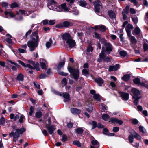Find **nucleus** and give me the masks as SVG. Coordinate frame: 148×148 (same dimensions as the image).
Masks as SVG:
<instances>
[{"mask_svg": "<svg viewBox=\"0 0 148 148\" xmlns=\"http://www.w3.org/2000/svg\"><path fill=\"white\" fill-rule=\"evenodd\" d=\"M24 131V129L23 128L17 129L16 130H13L9 134V135L10 136H13L14 141L16 142L18 138L19 137L20 134H21Z\"/></svg>", "mask_w": 148, "mask_h": 148, "instance_id": "obj_1", "label": "nucleus"}, {"mask_svg": "<svg viewBox=\"0 0 148 148\" xmlns=\"http://www.w3.org/2000/svg\"><path fill=\"white\" fill-rule=\"evenodd\" d=\"M130 132L132 134L130 135L128 137V140L130 143H132L133 142L134 138H136L139 140H141V137L140 136L135 132L133 130L131 129L130 130Z\"/></svg>", "mask_w": 148, "mask_h": 148, "instance_id": "obj_2", "label": "nucleus"}, {"mask_svg": "<svg viewBox=\"0 0 148 148\" xmlns=\"http://www.w3.org/2000/svg\"><path fill=\"white\" fill-rule=\"evenodd\" d=\"M58 6L57 3L54 0L50 1L48 4V7L49 9L56 11L61 10L58 8Z\"/></svg>", "mask_w": 148, "mask_h": 148, "instance_id": "obj_3", "label": "nucleus"}, {"mask_svg": "<svg viewBox=\"0 0 148 148\" xmlns=\"http://www.w3.org/2000/svg\"><path fill=\"white\" fill-rule=\"evenodd\" d=\"M52 92L53 93L60 96H62L63 97L66 99L64 100V101L65 102L69 101L70 100V95L67 92L63 93L57 91L55 90H52Z\"/></svg>", "mask_w": 148, "mask_h": 148, "instance_id": "obj_4", "label": "nucleus"}, {"mask_svg": "<svg viewBox=\"0 0 148 148\" xmlns=\"http://www.w3.org/2000/svg\"><path fill=\"white\" fill-rule=\"evenodd\" d=\"M68 69L69 72L72 75L74 79L77 80L79 77V70L70 67H68Z\"/></svg>", "mask_w": 148, "mask_h": 148, "instance_id": "obj_5", "label": "nucleus"}, {"mask_svg": "<svg viewBox=\"0 0 148 148\" xmlns=\"http://www.w3.org/2000/svg\"><path fill=\"white\" fill-rule=\"evenodd\" d=\"M67 2H70L69 3V5L70 6V10H71V12H73V14L74 15H77L79 13V12L78 10H76V7L74 4L73 3L74 2V0H66Z\"/></svg>", "mask_w": 148, "mask_h": 148, "instance_id": "obj_6", "label": "nucleus"}, {"mask_svg": "<svg viewBox=\"0 0 148 148\" xmlns=\"http://www.w3.org/2000/svg\"><path fill=\"white\" fill-rule=\"evenodd\" d=\"M38 42L37 41H29L27 42V46L29 49V51H34L38 46Z\"/></svg>", "mask_w": 148, "mask_h": 148, "instance_id": "obj_7", "label": "nucleus"}, {"mask_svg": "<svg viewBox=\"0 0 148 148\" xmlns=\"http://www.w3.org/2000/svg\"><path fill=\"white\" fill-rule=\"evenodd\" d=\"M134 84H140L148 88V81H146L145 79H143L142 82H140V79L138 78H135L133 80Z\"/></svg>", "mask_w": 148, "mask_h": 148, "instance_id": "obj_8", "label": "nucleus"}, {"mask_svg": "<svg viewBox=\"0 0 148 148\" xmlns=\"http://www.w3.org/2000/svg\"><path fill=\"white\" fill-rule=\"evenodd\" d=\"M104 47L102 48V50L107 54H110L113 49L112 45L109 43L106 42L104 43Z\"/></svg>", "mask_w": 148, "mask_h": 148, "instance_id": "obj_9", "label": "nucleus"}, {"mask_svg": "<svg viewBox=\"0 0 148 148\" xmlns=\"http://www.w3.org/2000/svg\"><path fill=\"white\" fill-rule=\"evenodd\" d=\"M46 128L50 134H52L56 129V126L53 125H51L49 124H47L46 125Z\"/></svg>", "mask_w": 148, "mask_h": 148, "instance_id": "obj_10", "label": "nucleus"}, {"mask_svg": "<svg viewBox=\"0 0 148 148\" xmlns=\"http://www.w3.org/2000/svg\"><path fill=\"white\" fill-rule=\"evenodd\" d=\"M21 14L22 15H24L25 16H28L29 14V12L28 11H25L24 10H20L19 12L17 13V15L19 17L17 18V19L19 20H21L23 19L22 17L20 15V14Z\"/></svg>", "mask_w": 148, "mask_h": 148, "instance_id": "obj_11", "label": "nucleus"}, {"mask_svg": "<svg viewBox=\"0 0 148 148\" xmlns=\"http://www.w3.org/2000/svg\"><path fill=\"white\" fill-rule=\"evenodd\" d=\"M39 37L38 35V32L36 31L33 33L30 36V41H38L39 42L38 40Z\"/></svg>", "mask_w": 148, "mask_h": 148, "instance_id": "obj_12", "label": "nucleus"}, {"mask_svg": "<svg viewBox=\"0 0 148 148\" xmlns=\"http://www.w3.org/2000/svg\"><path fill=\"white\" fill-rule=\"evenodd\" d=\"M14 64L16 66H18V65L16 63H15L10 60H8L7 64L8 65L6 66V67L8 69H10L11 67L13 71H15L17 70L15 66H12L10 65V64Z\"/></svg>", "mask_w": 148, "mask_h": 148, "instance_id": "obj_13", "label": "nucleus"}, {"mask_svg": "<svg viewBox=\"0 0 148 148\" xmlns=\"http://www.w3.org/2000/svg\"><path fill=\"white\" fill-rule=\"evenodd\" d=\"M131 92L134 95L133 97V98H136L137 97H141L139 96L140 95V92L139 90L136 88H132L131 90Z\"/></svg>", "mask_w": 148, "mask_h": 148, "instance_id": "obj_14", "label": "nucleus"}, {"mask_svg": "<svg viewBox=\"0 0 148 148\" xmlns=\"http://www.w3.org/2000/svg\"><path fill=\"white\" fill-rule=\"evenodd\" d=\"M66 43L70 48H73L76 45L75 41L71 38L67 41Z\"/></svg>", "mask_w": 148, "mask_h": 148, "instance_id": "obj_15", "label": "nucleus"}, {"mask_svg": "<svg viewBox=\"0 0 148 148\" xmlns=\"http://www.w3.org/2000/svg\"><path fill=\"white\" fill-rule=\"evenodd\" d=\"M120 66L119 64H116L114 65L110 66H109L108 71L109 72L115 71L119 69Z\"/></svg>", "mask_w": 148, "mask_h": 148, "instance_id": "obj_16", "label": "nucleus"}, {"mask_svg": "<svg viewBox=\"0 0 148 148\" xmlns=\"http://www.w3.org/2000/svg\"><path fill=\"white\" fill-rule=\"evenodd\" d=\"M132 34L133 35H138L141 36H142V32L138 27L135 28L134 30L132 31Z\"/></svg>", "mask_w": 148, "mask_h": 148, "instance_id": "obj_17", "label": "nucleus"}, {"mask_svg": "<svg viewBox=\"0 0 148 148\" xmlns=\"http://www.w3.org/2000/svg\"><path fill=\"white\" fill-rule=\"evenodd\" d=\"M4 14L5 17L7 18H13L15 16V14L12 11H5L4 12Z\"/></svg>", "mask_w": 148, "mask_h": 148, "instance_id": "obj_18", "label": "nucleus"}, {"mask_svg": "<svg viewBox=\"0 0 148 148\" xmlns=\"http://www.w3.org/2000/svg\"><path fill=\"white\" fill-rule=\"evenodd\" d=\"M133 28V27L132 25L128 24L126 26L125 29L127 34L128 36H130L131 35V29Z\"/></svg>", "mask_w": 148, "mask_h": 148, "instance_id": "obj_19", "label": "nucleus"}, {"mask_svg": "<svg viewBox=\"0 0 148 148\" xmlns=\"http://www.w3.org/2000/svg\"><path fill=\"white\" fill-rule=\"evenodd\" d=\"M121 97L123 100H127L129 99V94L128 93L121 92L120 93Z\"/></svg>", "mask_w": 148, "mask_h": 148, "instance_id": "obj_20", "label": "nucleus"}, {"mask_svg": "<svg viewBox=\"0 0 148 148\" xmlns=\"http://www.w3.org/2000/svg\"><path fill=\"white\" fill-rule=\"evenodd\" d=\"M58 8H60L61 10L60 11H57L58 12H61L63 10L65 11H69L68 8L66 6V4L65 3H63L61 4L60 5H58Z\"/></svg>", "mask_w": 148, "mask_h": 148, "instance_id": "obj_21", "label": "nucleus"}, {"mask_svg": "<svg viewBox=\"0 0 148 148\" xmlns=\"http://www.w3.org/2000/svg\"><path fill=\"white\" fill-rule=\"evenodd\" d=\"M91 143L93 145L90 146V148H98L99 146V144L98 142L95 139L92 140Z\"/></svg>", "mask_w": 148, "mask_h": 148, "instance_id": "obj_22", "label": "nucleus"}, {"mask_svg": "<svg viewBox=\"0 0 148 148\" xmlns=\"http://www.w3.org/2000/svg\"><path fill=\"white\" fill-rule=\"evenodd\" d=\"M71 36L70 34L67 33H64L62 36L63 40L64 41H66V42L68 40H69V39H70L71 38Z\"/></svg>", "mask_w": 148, "mask_h": 148, "instance_id": "obj_23", "label": "nucleus"}, {"mask_svg": "<svg viewBox=\"0 0 148 148\" xmlns=\"http://www.w3.org/2000/svg\"><path fill=\"white\" fill-rule=\"evenodd\" d=\"M95 80L98 85L100 86H102V84L104 82L103 80L100 77L96 78L95 79Z\"/></svg>", "mask_w": 148, "mask_h": 148, "instance_id": "obj_24", "label": "nucleus"}, {"mask_svg": "<svg viewBox=\"0 0 148 148\" xmlns=\"http://www.w3.org/2000/svg\"><path fill=\"white\" fill-rule=\"evenodd\" d=\"M71 112L73 114L76 115L79 114L81 112V110L76 108H72L70 110Z\"/></svg>", "mask_w": 148, "mask_h": 148, "instance_id": "obj_25", "label": "nucleus"}, {"mask_svg": "<svg viewBox=\"0 0 148 148\" xmlns=\"http://www.w3.org/2000/svg\"><path fill=\"white\" fill-rule=\"evenodd\" d=\"M53 42L51 38H50L49 40L46 42L45 44V46L47 48L49 49L53 45Z\"/></svg>", "mask_w": 148, "mask_h": 148, "instance_id": "obj_26", "label": "nucleus"}, {"mask_svg": "<svg viewBox=\"0 0 148 148\" xmlns=\"http://www.w3.org/2000/svg\"><path fill=\"white\" fill-rule=\"evenodd\" d=\"M108 15L112 19L115 18L116 15L115 12L112 10H110L108 12Z\"/></svg>", "mask_w": 148, "mask_h": 148, "instance_id": "obj_27", "label": "nucleus"}, {"mask_svg": "<svg viewBox=\"0 0 148 148\" xmlns=\"http://www.w3.org/2000/svg\"><path fill=\"white\" fill-rule=\"evenodd\" d=\"M129 38V40L131 42L134 44H136L137 42V40L135 37L130 35V36H128Z\"/></svg>", "mask_w": 148, "mask_h": 148, "instance_id": "obj_28", "label": "nucleus"}, {"mask_svg": "<svg viewBox=\"0 0 148 148\" xmlns=\"http://www.w3.org/2000/svg\"><path fill=\"white\" fill-rule=\"evenodd\" d=\"M42 62H40V65L41 68L43 69H45L46 68V64L47 63L46 61L43 59H42Z\"/></svg>", "mask_w": 148, "mask_h": 148, "instance_id": "obj_29", "label": "nucleus"}, {"mask_svg": "<svg viewBox=\"0 0 148 148\" xmlns=\"http://www.w3.org/2000/svg\"><path fill=\"white\" fill-rule=\"evenodd\" d=\"M65 61L64 60H63L62 61L59 62L57 68L58 70H60V69L62 68L64 65Z\"/></svg>", "mask_w": 148, "mask_h": 148, "instance_id": "obj_30", "label": "nucleus"}, {"mask_svg": "<svg viewBox=\"0 0 148 148\" xmlns=\"http://www.w3.org/2000/svg\"><path fill=\"white\" fill-rule=\"evenodd\" d=\"M16 79L19 81H23L24 79V75L21 73L17 75Z\"/></svg>", "mask_w": 148, "mask_h": 148, "instance_id": "obj_31", "label": "nucleus"}, {"mask_svg": "<svg viewBox=\"0 0 148 148\" xmlns=\"http://www.w3.org/2000/svg\"><path fill=\"white\" fill-rule=\"evenodd\" d=\"M63 27H67L72 25V24L69 22L67 21H64L62 23Z\"/></svg>", "mask_w": 148, "mask_h": 148, "instance_id": "obj_32", "label": "nucleus"}, {"mask_svg": "<svg viewBox=\"0 0 148 148\" xmlns=\"http://www.w3.org/2000/svg\"><path fill=\"white\" fill-rule=\"evenodd\" d=\"M6 36L7 38L5 39L6 41L9 44L12 43V40L11 39L12 38V36L9 34H7L6 35Z\"/></svg>", "mask_w": 148, "mask_h": 148, "instance_id": "obj_33", "label": "nucleus"}, {"mask_svg": "<svg viewBox=\"0 0 148 148\" xmlns=\"http://www.w3.org/2000/svg\"><path fill=\"white\" fill-rule=\"evenodd\" d=\"M104 51L102 50L101 52L99 54V58L98 59V61L99 62H100L101 61V59L103 58L104 56Z\"/></svg>", "mask_w": 148, "mask_h": 148, "instance_id": "obj_34", "label": "nucleus"}, {"mask_svg": "<svg viewBox=\"0 0 148 148\" xmlns=\"http://www.w3.org/2000/svg\"><path fill=\"white\" fill-rule=\"evenodd\" d=\"M132 21L135 24H136L138 22V18L136 16H133L131 17Z\"/></svg>", "mask_w": 148, "mask_h": 148, "instance_id": "obj_35", "label": "nucleus"}, {"mask_svg": "<svg viewBox=\"0 0 148 148\" xmlns=\"http://www.w3.org/2000/svg\"><path fill=\"white\" fill-rule=\"evenodd\" d=\"M130 78V75L128 74H126L124 75L122 79L123 80L125 81H127L129 80Z\"/></svg>", "mask_w": 148, "mask_h": 148, "instance_id": "obj_36", "label": "nucleus"}, {"mask_svg": "<svg viewBox=\"0 0 148 148\" xmlns=\"http://www.w3.org/2000/svg\"><path fill=\"white\" fill-rule=\"evenodd\" d=\"M33 65L34 66V68L36 69L37 71H39L40 70L39 65L38 64H36L35 62H32Z\"/></svg>", "mask_w": 148, "mask_h": 148, "instance_id": "obj_37", "label": "nucleus"}, {"mask_svg": "<svg viewBox=\"0 0 148 148\" xmlns=\"http://www.w3.org/2000/svg\"><path fill=\"white\" fill-rule=\"evenodd\" d=\"M93 97L94 99L98 101H101L100 97L99 94H95L93 95Z\"/></svg>", "mask_w": 148, "mask_h": 148, "instance_id": "obj_38", "label": "nucleus"}, {"mask_svg": "<svg viewBox=\"0 0 148 148\" xmlns=\"http://www.w3.org/2000/svg\"><path fill=\"white\" fill-rule=\"evenodd\" d=\"M141 98V97H137L136 98H133L134 99V103L135 105H137L138 103V100Z\"/></svg>", "mask_w": 148, "mask_h": 148, "instance_id": "obj_39", "label": "nucleus"}, {"mask_svg": "<svg viewBox=\"0 0 148 148\" xmlns=\"http://www.w3.org/2000/svg\"><path fill=\"white\" fill-rule=\"evenodd\" d=\"M139 131L145 134L146 133V130L144 128V127L140 126L139 127Z\"/></svg>", "mask_w": 148, "mask_h": 148, "instance_id": "obj_40", "label": "nucleus"}, {"mask_svg": "<svg viewBox=\"0 0 148 148\" xmlns=\"http://www.w3.org/2000/svg\"><path fill=\"white\" fill-rule=\"evenodd\" d=\"M102 117L103 120L105 121H107L109 118V116L107 114H103L102 115Z\"/></svg>", "mask_w": 148, "mask_h": 148, "instance_id": "obj_41", "label": "nucleus"}, {"mask_svg": "<svg viewBox=\"0 0 148 148\" xmlns=\"http://www.w3.org/2000/svg\"><path fill=\"white\" fill-rule=\"evenodd\" d=\"M79 5L82 7H85L87 5L86 2L84 0H80L79 2Z\"/></svg>", "mask_w": 148, "mask_h": 148, "instance_id": "obj_42", "label": "nucleus"}, {"mask_svg": "<svg viewBox=\"0 0 148 148\" xmlns=\"http://www.w3.org/2000/svg\"><path fill=\"white\" fill-rule=\"evenodd\" d=\"M76 132L78 134H81L83 132V130L81 128H77L75 130Z\"/></svg>", "mask_w": 148, "mask_h": 148, "instance_id": "obj_43", "label": "nucleus"}, {"mask_svg": "<svg viewBox=\"0 0 148 148\" xmlns=\"http://www.w3.org/2000/svg\"><path fill=\"white\" fill-rule=\"evenodd\" d=\"M119 53L120 55L123 57H125L127 55V53L126 51H121L119 52Z\"/></svg>", "mask_w": 148, "mask_h": 148, "instance_id": "obj_44", "label": "nucleus"}, {"mask_svg": "<svg viewBox=\"0 0 148 148\" xmlns=\"http://www.w3.org/2000/svg\"><path fill=\"white\" fill-rule=\"evenodd\" d=\"M130 7L129 6H127L125 9H124L123 11L122 12H124L126 14H128L129 13Z\"/></svg>", "mask_w": 148, "mask_h": 148, "instance_id": "obj_45", "label": "nucleus"}, {"mask_svg": "<svg viewBox=\"0 0 148 148\" xmlns=\"http://www.w3.org/2000/svg\"><path fill=\"white\" fill-rule=\"evenodd\" d=\"M90 123L92 125L93 129H94L97 127V123H96V122L94 121H92Z\"/></svg>", "mask_w": 148, "mask_h": 148, "instance_id": "obj_46", "label": "nucleus"}, {"mask_svg": "<svg viewBox=\"0 0 148 148\" xmlns=\"http://www.w3.org/2000/svg\"><path fill=\"white\" fill-rule=\"evenodd\" d=\"M93 37L96 38L99 40L101 38V35L97 32H95L93 36Z\"/></svg>", "mask_w": 148, "mask_h": 148, "instance_id": "obj_47", "label": "nucleus"}, {"mask_svg": "<svg viewBox=\"0 0 148 148\" xmlns=\"http://www.w3.org/2000/svg\"><path fill=\"white\" fill-rule=\"evenodd\" d=\"M42 115V113L40 111H38L36 113V116L38 118L41 117Z\"/></svg>", "mask_w": 148, "mask_h": 148, "instance_id": "obj_48", "label": "nucleus"}, {"mask_svg": "<svg viewBox=\"0 0 148 148\" xmlns=\"http://www.w3.org/2000/svg\"><path fill=\"white\" fill-rule=\"evenodd\" d=\"M73 144L78 147H80L81 145V143L79 141L75 140L73 142Z\"/></svg>", "mask_w": 148, "mask_h": 148, "instance_id": "obj_49", "label": "nucleus"}, {"mask_svg": "<svg viewBox=\"0 0 148 148\" xmlns=\"http://www.w3.org/2000/svg\"><path fill=\"white\" fill-rule=\"evenodd\" d=\"M58 72L59 74L64 76H66L68 74L66 73H64L63 71H61L60 70H58Z\"/></svg>", "mask_w": 148, "mask_h": 148, "instance_id": "obj_50", "label": "nucleus"}, {"mask_svg": "<svg viewBox=\"0 0 148 148\" xmlns=\"http://www.w3.org/2000/svg\"><path fill=\"white\" fill-rule=\"evenodd\" d=\"M10 5V7L12 8L18 7V5L16 2L12 3Z\"/></svg>", "mask_w": 148, "mask_h": 148, "instance_id": "obj_51", "label": "nucleus"}, {"mask_svg": "<svg viewBox=\"0 0 148 148\" xmlns=\"http://www.w3.org/2000/svg\"><path fill=\"white\" fill-rule=\"evenodd\" d=\"M82 73L83 75H89V72L88 71L85 69H83L82 70Z\"/></svg>", "mask_w": 148, "mask_h": 148, "instance_id": "obj_52", "label": "nucleus"}, {"mask_svg": "<svg viewBox=\"0 0 148 148\" xmlns=\"http://www.w3.org/2000/svg\"><path fill=\"white\" fill-rule=\"evenodd\" d=\"M18 51L19 53H27L26 50L25 49H23L22 48H19L18 49Z\"/></svg>", "mask_w": 148, "mask_h": 148, "instance_id": "obj_53", "label": "nucleus"}, {"mask_svg": "<svg viewBox=\"0 0 148 148\" xmlns=\"http://www.w3.org/2000/svg\"><path fill=\"white\" fill-rule=\"evenodd\" d=\"M55 27L59 29H61L63 28L62 23H61L56 25L55 26Z\"/></svg>", "mask_w": 148, "mask_h": 148, "instance_id": "obj_54", "label": "nucleus"}, {"mask_svg": "<svg viewBox=\"0 0 148 148\" xmlns=\"http://www.w3.org/2000/svg\"><path fill=\"white\" fill-rule=\"evenodd\" d=\"M118 121V119L115 117H112L110 119V121L112 123H116Z\"/></svg>", "mask_w": 148, "mask_h": 148, "instance_id": "obj_55", "label": "nucleus"}, {"mask_svg": "<svg viewBox=\"0 0 148 148\" xmlns=\"http://www.w3.org/2000/svg\"><path fill=\"white\" fill-rule=\"evenodd\" d=\"M99 29L102 31L103 32L106 30L105 26L102 25H100L99 26Z\"/></svg>", "mask_w": 148, "mask_h": 148, "instance_id": "obj_56", "label": "nucleus"}, {"mask_svg": "<svg viewBox=\"0 0 148 148\" xmlns=\"http://www.w3.org/2000/svg\"><path fill=\"white\" fill-rule=\"evenodd\" d=\"M143 47L144 51H146L147 50L148 51V44L144 43L143 44Z\"/></svg>", "mask_w": 148, "mask_h": 148, "instance_id": "obj_57", "label": "nucleus"}, {"mask_svg": "<svg viewBox=\"0 0 148 148\" xmlns=\"http://www.w3.org/2000/svg\"><path fill=\"white\" fill-rule=\"evenodd\" d=\"M33 84L35 87L38 89H40V85L38 84L36 82H34Z\"/></svg>", "mask_w": 148, "mask_h": 148, "instance_id": "obj_58", "label": "nucleus"}, {"mask_svg": "<svg viewBox=\"0 0 148 148\" xmlns=\"http://www.w3.org/2000/svg\"><path fill=\"white\" fill-rule=\"evenodd\" d=\"M34 110V108L32 106H31L30 108V112H29V115L30 116H32Z\"/></svg>", "mask_w": 148, "mask_h": 148, "instance_id": "obj_59", "label": "nucleus"}, {"mask_svg": "<svg viewBox=\"0 0 148 148\" xmlns=\"http://www.w3.org/2000/svg\"><path fill=\"white\" fill-rule=\"evenodd\" d=\"M47 77L46 74L42 73L39 76V78L40 79H43L46 78Z\"/></svg>", "mask_w": 148, "mask_h": 148, "instance_id": "obj_60", "label": "nucleus"}, {"mask_svg": "<svg viewBox=\"0 0 148 148\" xmlns=\"http://www.w3.org/2000/svg\"><path fill=\"white\" fill-rule=\"evenodd\" d=\"M93 49L91 46L89 45L87 48V51L89 52H92L93 51Z\"/></svg>", "mask_w": 148, "mask_h": 148, "instance_id": "obj_61", "label": "nucleus"}, {"mask_svg": "<svg viewBox=\"0 0 148 148\" xmlns=\"http://www.w3.org/2000/svg\"><path fill=\"white\" fill-rule=\"evenodd\" d=\"M62 141L63 142H65L67 140V137L66 135H64L62 136Z\"/></svg>", "mask_w": 148, "mask_h": 148, "instance_id": "obj_62", "label": "nucleus"}, {"mask_svg": "<svg viewBox=\"0 0 148 148\" xmlns=\"http://www.w3.org/2000/svg\"><path fill=\"white\" fill-rule=\"evenodd\" d=\"M1 5L3 7L6 8L8 5V4L5 2H2L1 3Z\"/></svg>", "mask_w": 148, "mask_h": 148, "instance_id": "obj_63", "label": "nucleus"}, {"mask_svg": "<svg viewBox=\"0 0 148 148\" xmlns=\"http://www.w3.org/2000/svg\"><path fill=\"white\" fill-rule=\"evenodd\" d=\"M20 119H19V122L20 123H22L23 119H24V116L23 115H21V116H20Z\"/></svg>", "mask_w": 148, "mask_h": 148, "instance_id": "obj_64", "label": "nucleus"}]
</instances>
